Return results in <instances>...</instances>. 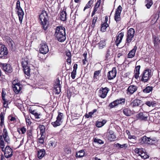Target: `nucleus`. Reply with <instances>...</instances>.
<instances>
[{"label":"nucleus","instance_id":"nucleus-1","mask_svg":"<svg viewBox=\"0 0 160 160\" xmlns=\"http://www.w3.org/2000/svg\"><path fill=\"white\" fill-rule=\"evenodd\" d=\"M48 16L46 11H42L39 15V21L45 31L47 30L48 27Z\"/></svg>","mask_w":160,"mask_h":160},{"label":"nucleus","instance_id":"nucleus-2","mask_svg":"<svg viewBox=\"0 0 160 160\" xmlns=\"http://www.w3.org/2000/svg\"><path fill=\"white\" fill-rule=\"evenodd\" d=\"M153 75L152 70L146 69L144 70L139 77V80L143 83L148 82Z\"/></svg>","mask_w":160,"mask_h":160},{"label":"nucleus","instance_id":"nucleus-3","mask_svg":"<svg viewBox=\"0 0 160 160\" xmlns=\"http://www.w3.org/2000/svg\"><path fill=\"white\" fill-rule=\"evenodd\" d=\"M65 28L60 26L57 27L55 35L58 40L61 42H63L66 39Z\"/></svg>","mask_w":160,"mask_h":160},{"label":"nucleus","instance_id":"nucleus-4","mask_svg":"<svg viewBox=\"0 0 160 160\" xmlns=\"http://www.w3.org/2000/svg\"><path fill=\"white\" fill-rule=\"evenodd\" d=\"M135 34V30L132 28H130L128 30L127 33V38L126 43L128 45L132 40L133 39Z\"/></svg>","mask_w":160,"mask_h":160},{"label":"nucleus","instance_id":"nucleus-5","mask_svg":"<svg viewBox=\"0 0 160 160\" xmlns=\"http://www.w3.org/2000/svg\"><path fill=\"white\" fill-rule=\"evenodd\" d=\"M22 65L25 74L29 76L30 74V68L27 59L23 60L22 62Z\"/></svg>","mask_w":160,"mask_h":160},{"label":"nucleus","instance_id":"nucleus-6","mask_svg":"<svg viewBox=\"0 0 160 160\" xmlns=\"http://www.w3.org/2000/svg\"><path fill=\"white\" fill-rule=\"evenodd\" d=\"M122 10V8L121 5H119L116 9L114 19L117 23H119L121 21V14Z\"/></svg>","mask_w":160,"mask_h":160},{"label":"nucleus","instance_id":"nucleus-7","mask_svg":"<svg viewBox=\"0 0 160 160\" xmlns=\"http://www.w3.org/2000/svg\"><path fill=\"white\" fill-rule=\"evenodd\" d=\"M134 152L140 156L143 159H146L149 157V155L147 154V153L145 152L143 148H136L134 150Z\"/></svg>","mask_w":160,"mask_h":160},{"label":"nucleus","instance_id":"nucleus-8","mask_svg":"<svg viewBox=\"0 0 160 160\" xmlns=\"http://www.w3.org/2000/svg\"><path fill=\"white\" fill-rule=\"evenodd\" d=\"M125 102V99L120 98L117 99L110 103L109 105V107L110 108H112L117 106L118 105H124Z\"/></svg>","mask_w":160,"mask_h":160},{"label":"nucleus","instance_id":"nucleus-9","mask_svg":"<svg viewBox=\"0 0 160 160\" xmlns=\"http://www.w3.org/2000/svg\"><path fill=\"white\" fill-rule=\"evenodd\" d=\"M142 101L138 99H135L133 100L130 103V106L133 108V110H135L137 108H138L137 110L134 111L137 112L139 110H140V108L142 105Z\"/></svg>","mask_w":160,"mask_h":160},{"label":"nucleus","instance_id":"nucleus-10","mask_svg":"<svg viewBox=\"0 0 160 160\" xmlns=\"http://www.w3.org/2000/svg\"><path fill=\"white\" fill-rule=\"evenodd\" d=\"M8 53V50L5 46L0 44V58H5L7 57Z\"/></svg>","mask_w":160,"mask_h":160},{"label":"nucleus","instance_id":"nucleus-11","mask_svg":"<svg viewBox=\"0 0 160 160\" xmlns=\"http://www.w3.org/2000/svg\"><path fill=\"white\" fill-rule=\"evenodd\" d=\"M109 90V88L107 87H101L98 91V95L101 98H104L106 97Z\"/></svg>","mask_w":160,"mask_h":160},{"label":"nucleus","instance_id":"nucleus-12","mask_svg":"<svg viewBox=\"0 0 160 160\" xmlns=\"http://www.w3.org/2000/svg\"><path fill=\"white\" fill-rule=\"evenodd\" d=\"M39 52L40 53L43 54L48 53L49 51L48 47L46 42L44 41H42L40 44Z\"/></svg>","mask_w":160,"mask_h":160},{"label":"nucleus","instance_id":"nucleus-13","mask_svg":"<svg viewBox=\"0 0 160 160\" xmlns=\"http://www.w3.org/2000/svg\"><path fill=\"white\" fill-rule=\"evenodd\" d=\"M148 114L146 112H140L136 115L138 120L141 121H147Z\"/></svg>","mask_w":160,"mask_h":160},{"label":"nucleus","instance_id":"nucleus-14","mask_svg":"<svg viewBox=\"0 0 160 160\" xmlns=\"http://www.w3.org/2000/svg\"><path fill=\"white\" fill-rule=\"evenodd\" d=\"M63 113L59 112L57 117V120L55 122H52L51 124L54 127H56L60 126L62 123L61 120L62 118Z\"/></svg>","mask_w":160,"mask_h":160},{"label":"nucleus","instance_id":"nucleus-15","mask_svg":"<svg viewBox=\"0 0 160 160\" xmlns=\"http://www.w3.org/2000/svg\"><path fill=\"white\" fill-rule=\"evenodd\" d=\"M0 65L2 69L6 73H10L12 72V68L10 64L1 63Z\"/></svg>","mask_w":160,"mask_h":160},{"label":"nucleus","instance_id":"nucleus-16","mask_svg":"<svg viewBox=\"0 0 160 160\" xmlns=\"http://www.w3.org/2000/svg\"><path fill=\"white\" fill-rule=\"evenodd\" d=\"M152 41L154 47H156L160 44V35L158 33L152 34Z\"/></svg>","mask_w":160,"mask_h":160},{"label":"nucleus","instance_id":"nucleus-17","mask_svg":"<svg viewBox=\"0 0 160 160\" xmlns=\"http://www.w3.org/2000/svg\"><path fill=\"white\" fill-rule=\"evenodd\" d=\"M117 71L115 67L112 68V70L109 71L107 74L108 80H111L114 78L116 76Z\"/></svg>","mask_w":160,"mask_h":160},{"label":"nucleus","instance_id":"nucleus-18","mask_svg":"<svg viewBox=\"0 0 160 160\" xmlns=\"http://www.w3.org/2000/svg\"><path fill=\"white\" fill-rule=\"evenodd\" d=\"M107 136L108 140L110 142L114 141L116 140V137L114 132L112 130H108Z\"/></svg>","mask_w":160,"mask_h":160},{"label":"nucleus","instance_id":"nucleus-19","mask_svg":"<svg viewBox=\"0 0 160 160\" xmlns=\"http://www.w3.org/2000/svg\"><path fill=\"white\" fill-rule=\"evenodd\" d=\"M138 87L135 85H130L127 90V93L129 95L133 94L138 90Z\"/></svg>","mask_w":160,"mask_h":160},{"label":"nucleus","instance_id":"nucleus-20","mask_svg":"<svg viewBox=\"0 0 160 160\" xmlns=\"http://www.w3.org/2000/svg\"><path fill=\"white\" fill-rule=\"evenodd\" d=\"M12 150L10 147L8 146L6 147L4 152V155L6 158H8L12 156Z\"/></svg>","mask_w":160,"mask_h":160},{"label":"nucleus","instance_id":"nucleus-21","mask_svg":"<svg viewBox=\"0 0 160 160\" xmlns=\"http://www.w3.org/2000/svg\"><path fill=\"white\" fill-rule=\"evenodd\" d=\"M151 139L145 136H143L140 138L138 140V142L141 144H151L150 141Z\"/></svg>","mask_w":160,"mask_h":160},{"label":"nucleus","instance_id":"nucleus-22","mask_svg":"<svg viewBox=\"0 0 160 160\" xmlns=\"http://www.w3.org/2000/svg\"><path fill=\"white\" fill-rule=\"evenodd\" d=\"M123 36L124 32H121L116 36L115 40V44L118 47L121 42Z\"/></svg>","mask_w":160,"mask_h":160},{"label":"nucleus","instance_id":"nucleus-23","mask_svg":"<svg viewBox=\"0 0 160 160\" xmlns=\"http://www.w3.org/2000/svg\"><path fill=\"white\" fill-rule=\"evenodd\" d=\"M12 84V87L14 92L16 94H18L21 90L22 85L19 83H15L14 82H13Z\"/></svg>","mask_w":160,"mask_h":160},{"label":"nucleus","instance_id":"nucleus-24","mask_svg":"<svg viewBox=\"0 0 160 160\" xmlns=\"http://www.w3.org/2000/svg\"><path fill=\"white\" fill-rule=\"evenodd\" d=\"M66 56L65 58L67 60V63L66 65V68L67 70L70 69V51L69 50L68 52H66Z\"/></svg>","mask_w":160,"mask_h":160},{"label":"nucleus","instance_id":"nucleus-25","mask_svg":"<svg viewBox=\"0 0 160 160\" xmlns=\"http://www.w3.org/2000/svg\"><path fill=\"white\" fill-rule=\"evenodd\" d=\"M105 60L106 61H110L113 58V53L109 49L107 50L105 55Z\"/></svg>","mask_w":160,"mask_h":160},{"label":"nucleus","instance_id":"nucleus-26","mask_svg":"<svg viewBox=\"0 0 160 160\" xmlns=\"http://www.w3.org/2000/svg\"><path fill=\"white\" fill-rule=\"evenodd\" d=\"M137 49V47L136 46H134L133 49L129 51L128 53L127 58H132L134 57L135 56V53Z\"/></svg>","mask_w":160,"mask_h":160},{"label":"nucleus","instance_id":"nucleus-27","mask_svg":"<svg viewBox=\"0 0 160 160\" xmlns=\"http://www.w3.org/2000/svg\"><path fill=\"white\" fill-rule=\"evenodd\" d=\"M29 111L37 119H40V120H41L42 115L40 113L37 112L35 110H33L31 108H29Z\"/></svg>","mask_w":160,"mask_h":160},{"label":"nucleus","instance_id":"nucleus-28","mask_svg":"<svg viewBox=\"0 0 160 160\" xmlns=\"http://www.w3.org/2000/svg\"><path fill=\"white\" fill-rule=\"evenodd\" d=\"M140 68V66L138 65L136 66L135 68L134 77L137 79L139 77Z\"/></svg>","mask_w":160,"mask_h":160},{"label":"nucleus","instance_id":"nucleus-29","mask_svg":"<svg viewBox=\"0 0 160 160\" xmlns=\"http://www.w3.org/2000/svg\"><path fill=\"white\" fill-rule=\"evenodd\" d=\"M45 150L42 149H40L38 151V157L40 159H42L45 155Z\"/></svg>","mask_w":160,"mask_h":160},{"label":"nucleus","instance_id":"nucleus-30","mask_svg":"<svg viewBox=\"0 0 160 160\" xmlns=\"http://www.w3.org/2000/svg\"><path fill=\"white\" fill-rule=\"evenodd\" d=\"M78 68V64H75L73 66V70L71 72V77L72 79H74L76 74V71Z\"/></svg>","mask_w":160,"mask_h":160},{"label":"nucleus","instance_id":"nucleus-31","mask_svg":"<svg viewBox=\"0 0 160 160\" xmlns=\"http://www.w3.org/2000/svg\"><path fill=\"white\" fill-rule=\"evenodd\" d=\"M123 114L126 116H129L132 114V111L128 108H124L122 110Z\"/></svg>","mask_w":160,"mask_h":160},{"label":"nucleus","instance_id":"nucleus-32","mask_svg":"<svg viewBox=\"0 0 160 160\" xmlns=\"http://www.w3.org/2000/svg\"><path fill=\"white\" fill-rule=\"evenodd\" d=\"M60 19L62 21H65L66 19L67 14L66 12L64 11H62L60 12Z\"/></svg>","mask_w":160,"mask_h":160},{"label":"nucleus","instance_id":"nucleus-33","mask_svg":"<svg viewBox=\"0 0 160 160\" xmlns=\"http://www.w3.org/2000/svg\"><path fill=\"white\" fill-rule=\"evenodd\" d=\"M85 152L84 150H81L76 153L75 155L76 158H81L83 157L85 155Z\"/></svg>","mask_w":160,"mask_h":160},{"label":"nucleus","instance_id":"nucleus-34","mask_svg":"<svg viewBox=\"0 0 160 160\" xmlns=\"http://www.w3.org/2000/svg\"><path fill=\"white\" fill-rule=\"evenodd\" d=\"M106 43L104 40H101L100 42L97 44L98 48L100 49H102L106 46Z\"/></svg>","mask_w":160,"mask_h":160},{"label":"nucleus","instance_id":"nucleus-35","mask_svg":"<svg viewBox=\"0 0 160 160\" xmlns=\"http://www.w3.org/2000/svg\"><path fill=\"white\" fill-rule=\"evenodd\" d=\"M114 147H117L118 149L121 148H124L126 149L128 147V145L127 144H120L119 143H117L115 144Z\"/></svg>","mask_w":160,"mask_h":160},{"label":"nucleus","instance_id":"nucleus-36","mask_svg":"<svg viewBox=\"0 0 160 160\" xmlns=\"http://www.w3.org/2000/svg\"><path fill=\"white\" fill-rule=\"evenodd\" d=\"M153 90V87L152 86H148L146 87L145 88L143 89V92L144 93H147L152 92Z\"/></svg>","mask_w":160,"mask_h":160},{"label":"nucleus","instance_id":"nucleus-37","mask_svg":"<svg viewBox=\"0 0 160 160\" xmlns=\"http://www.w3.org/2000/svg\"><path fill=\"white\" fill-rule=\"evenodd\" d=\"M145 3L146 4L145 6L148 9H149L153 4L152 0H145Z\"/></svg>","mask_w":160,"mask_h":160},{"label":"nucleus","instance_id":"nucleus-38","mask_svg":"<svg viewBox=\"0 0 160 160\" xmlns=\"http://www.w3.org/2000/svg\"><path fill=\"white\" fill-rule=\"evenodd\" d=\"M39 128L40 131V134L42 137L44 136L45 134V127L43 125H40L39 126Z\"/></svg>","mask_w":160,"mask_h":160},{"label":"nucleus","instance_id":"nucleus-39","mask_svg":"<svg viewBox=\"0 0 160 160\" xmlns=\"http://www.w3.org/2000/svg\"><path fill=\"white\" fill-rule=\"evenodd\" d=\"M109 27V25L106 23H102L101 26V31L102 32H105L106 31V28Z\"/></svg>","mask_w":160,"mask_h":160},{"label":"nucleus","instance_id":"nucleus-40","mask_svg":"<svg viewBox=\"0 0 160 160\" xmlns=\"http://www.w3.org/2000/svg\"><path fill=\"white\" fill-rule=\"evenodd\" d=\"M28 140H31L32 139L33 137L32 135V131L31 130H28L27 132Z\"/></svg>","mask_w":160,"mask_h":160},{"label":"nucleus","instance_id":"nucleus-41","mask_svg":"<svg viewBox=\"0 0 160 160\" xmlns=\"http://www.w3.org/2000/svg\"><path fill=\"white\" fill-rule=\"evenodd\" d=\"M97 19L98 17L97 16H94L92 20V25L91 26V28H92V30L94 29V28L95 27V25L97 22Z\"/></svg>","mask_w":160,"mask_h":160},{"label":"nucleus","instance_id":"nucleus-42","mask_svg":"<svg viewBox=\"0 0 160 160\" xmlns=\"http://www.w3.org/2000/svg\"><path fill=\"white\" fill-rule=\"evenodd\" d=\"M0 125L2 126L4 124V114L2 112H1L0 114Z\"/></svg>","mask_w":160,"mask_h":160},{"label":"nucleus","instance_id":"nucleus-43","mask_svg":"<svg viewBox=\"0 0 160 160\" xmlns=\"http://www.w3.org/2000/svg\"><path fill=\"white\" fill-rule=\"evenodd\" d=\"M93 142L95 143H96L100 144H103L104 143V142L102 140L96 138H93Z\"/></svg>","mask_w":160,"mask_h":160},{"label":"nucleus","instance_id":"nucleus-44","mask_svg":"<svg viewBox=\"0 0 160 160\" xmlns=\"http://www.w3.org/2000/svg\"><path fill=\"white\" fill-rule=\"evenodd\" d=\"M18 15L19 17V19L20 21V22L21 24L22 23V20L23 18V15H24V12H19V13H18Z\"/></svg>","mask_w":160,"mask_h":160},{"label":"nucleus","instance_id":"nucleus-45","mask_svg":"<svg viewBox=\"0 0 160 160\" xmlns=\"http://www.w3.org/2000/svg\"><path fill=\"white\" fill-rule=\"evenodd\" d=\"M101 72V70H98L97 71H95L94 72V75H93V78H97V77L98 76L99 74Z\"/></svg>","mask_w":160,"mask_h":160},{"label":"nucleus","instance_id":"nucleus-46","mask_svg":"<svg viewBox=\"0 0 160 160\" xmlns=\"http://www.w3.org/2000/svg\"><path fill=\"white\" fill-rule=\"evenodd\" d=\"M61 87H58L56 88H54L56 94H58L60 93L61 91Z\"/></svg>","mask_w":160,"mask_h":160},{"label":"nucleus","instance_id":"nucleus-47","mask_svg":"<svg viewBox=\"0 0 160 160\" xmlns=\"http://www.w3.org/2000/svg\"><path fill=\"white\" fill-rule=\"evenodd\" d=\"M49 145L50 147H51L52 148H53L55 147L56 145V142H52L50 141L49 142Z\"/></svg>","mask_w":160,"mask_h":160},{"label":"nucleus","instance_id":"nucleus-48","mask_svg":"<svg viewBox=\"0 0 160 160\" xmlns=\"http://www.w3.org/2000/svg\"><path fill=\"white\" fill-rule=\"evenodd\" d=\"M101 3V0H98L94 5V8L98 9V8L100 7Z\"/></svg>","mask_w":160,"mask_h":160},{"label":"nucleus","instance_id":"nucleus-49","mask_svg":"<svg viewBox=\"0 0 160 160\" xmlns=\"http://www.w3.org/2000/svg\"><path fill=\"white\" fill-rule=\"evenodd\" d=\"M93 114V113L92 112H89L88 114L86 113L85 115V118H88L90 117L91 118L92 117V116Z\"/></svg>","mask_w":160,"mask_h":160},{"label":"nucleus","instance_id":"nucleus-50","mask_svg":"<svg viewBox=\"0 0 160 160\" xmlns=\"http://www.w3.org/2000/svg\"><path fill=\"white\" fill-rule=\"evenodd\" d=\"M16 8L17 10L22 8L20 5V2L19 0L17 1Z\"/></svg>","mask_w":160,"mask_h":160},{"label":"nucleus","instance_id":"nucleus-51","mask_svg":"<svg viewBox=\"0 0 160 160\" xmlns=\"http://www.w3.org/2000/svg\"><path fill=\"white\" fill-rule=\"evenodd\" d=\"M96 126L98 128H100L102 126L101 121H97L96 122Z\"/></svg>","mask_w":160,"mask_h":160},{"label":"nucleus","instance_id":"nucleus-52","mask_svg":"<svg viewBox=\"0 0 160 160\" xmlns=\"http://www.w3.org/2000/svg\"><path fill=\"white\" fill-rule=\"evenodd\" d=\"M82 64L83 65H86L87 64V67L88 66V61L87 59H83L82 61Z\"/></svg>","mask_w":160,"mask_h":160},{"label":"nucleus","instance_id":"nucleus-53","mask_svg":"<svg viewBox=\"0 0 160 160\" xmlns=\"http://www.w3.org/2000/svg\"><path fill=\"white\" fill-rule=\"evenodd\" d=\"M20 130L21 132L22 133V134H25L26 131V128L24 127L21 128H20Z\"/></svg>","mask_w":160,"mask_h":160},{"label":"nucleus","instance_id":"nucleus-54","mask_svg":"<svg viewBox=\"0 0 160 160\" xmlns=\"http://www.w3.org/2000/svg\"><path fill=\"white\" fill-rule=\"evenodd\" d=\"M0 145L1 148L2 149H3L4 147V142L3 140H1V138H0Z\"/></svg>","mask_w":160,"mask_h":160},{"label":"nucleus","instance_id":"nucleus-55","mask_svg":"<svg viewBox=\"0 0 160 160\" xmlns=\"http://www.w3.org/2000/svg\"><path fill=\"white\" fill-rule=\"evenodd\" d=\"M60 82L58 79H57L55 82L54 85H60Z\"/></svg>","mask_w":160,"mask_h":160},{"label":"nucleus","instance_id":"nucleus-56","mask_svg":"<svg viewBox=\"0 0 160 160\" xmlns=\"http://www.w3.org/2000/svg\"><path fill=\"white\" fill-rule=\"evenodd\" d=\"M3 138L5 141L7 142L8 144L10 143V139L8 136L4 137Z\"/></svg>","mask_w":160,"mask_h":160},{"label":"nucleus","instance_id":"nucleus-57","mask_svg":"<svg viewBox=\"0 0 160 160\" xmlns=\"http://www.w3.org/2000/svg\"><path fill=\"white\" fill-rule=\"evenodd\" d=\"M3 137H5L8 136V133L7 131V130L5 128L3 130Z\"/></svg>","mask_w":160,"mask_h":160},{"label":"nucleus","instance_id":"nucleus-58","mask_svg":"<svg viewBox=\"0 0 160 160\" xmlns=\"http://www.w3.org/2000/svg\"><path fill=\"white\" fill-rule=\"evenodd\" d=\"M3 104L4 107L5 108H7L8 107V101L6 100V99H5V100H3Z\"/></svg>","mask_w":160,"mask_h":160},{"label":"nucleus","instance_id":"nucleus-59","mask_svg":"<svg viewBox=\"0 0 160 160\" xmlns=\"http://www.w3.org/2000/svg\"><path fill=\"white\" fill-rule=\"evenodd\" d=\"M44 136L42 137L41 136V137L39 139V142L40 143L42 144L43 143L44 141Z\"/></svg>","mask_w":160,"mask_h":160},{"label":"nucleus","instance_id":"nucleus-60","mask_svg":"<svg viewBox=\"0 0 160 160\" xmlns=\"http://www.w3.org/2000/svg\"><path fill=\"white\" fill-rule=\"evenodd\" d=\"M8 118L11 121L16 122V118L14 117H12L11 115L9 116Z\"/></svg>","mask_w":160,"mask_h":160},{"label":"nucleus","instance_id":"nucleus-61","mask_svg":"<svg viewBox=\"0 0 160 160\" xmlns=\"http://www.w3.org/2000/svg\"><path fill=\"white\" fill-rule=\"evenodd\" d=\"M98 10V8L94 7L92 13L91 17H93L95 14L96 12Z\"/></svg>","mask_w":160,"mask_h":160},{"label":"nucleus","instance_id":"nucleus-62","mask_svg":"<svg viewBox=\"0 0 160 160\" xmlns=\"http://www.w3.org/2000/svg\"><path fill=\"white\" fill-rule=\"evenodd\" d=\"M128 138L129 139H133L135 140H136L137 139V137L136 136H135L134 135H130V136H128Z\"/></svg>","mask_w":160,"mask_h":160},{"label":"nucleus","instance_id":"nucleus-63","mask_svg":"<svg viewBox=\"0 0 160 160\" xmlns=\"http://www.w3.org/2000/svg\"><path fill=\"white\" fill-rule=\"evenodd\" d=\"M6 95V93L4 92L2 90V96L3 100H5V96Z\"/></svg>","mask_w":160,"mask_h":160},{"label":"nucleus","instance_id":"nucleus-64","mask_svg":"<svg viewBox=\"0 0 160 160\" xmlns=\"http://www.w3.org/2000/svg\"><path fill=\"white\" fill-rule=\"evenodd\" d=\"M91 7V6L90 5H89V4H87L84 8L83 11H84L86 9L90 8Z\"/></svg>","mask_w":160,"mask_h":160}]
</instances>
